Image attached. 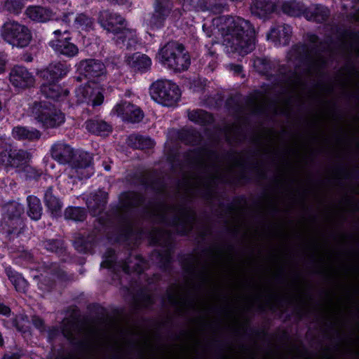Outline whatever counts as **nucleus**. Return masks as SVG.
I'll use <instances>...</instances> for the list:
<instances>
[{"instance_id": "bf43d9fd", "label": "nucleus", "mask_w": 359, "mask_h": 359, "mask_svg": "<svg viewBox=\"0 0 359 359\" xmlns=\"http://www.w3.org/2000/svg\"><path fill=\"white\" fill-rule=\"evenodd\" d=\"M20 354L18 353H6L2 356L1 359H20Z\"/></svg>"}, {"instance_id": "dca6fc26", "label": "nucleus", "mask_w": 359, "mask_h": 359, "mask_svg": "<svg viewBox=\"0 0 359 359\" xmlns=\"http://www.w3.org/2000/svg\"><path fill=\"white\" fill-rule=\"evenodd\" d=\"M117 115L121 116L125 121L138 123L144 117V113L139 107L128 102H122L117 104L114 109Z\"/></svg>"}, {"instance_id": "864d4df0", "label": "nucleus", "mask_w": 359, "mask_h": 359, "mask_svg": "<svg viewBox=\"0 0 359 359\" xmlns=\"http://www.w3.org/2000/svg\"><path fill=\"white\" fill-rule=\"evenodd\" d=\"M45 248L51 252H57L61 243L59 241H47L44 242Z\"/></svg>"}, {"instance_id": "423d86ee", "label": "nucleus", "mask_w": 359, "mask_h": 359, "mask_svg": "<svg viewBox=\"0 0 359 359\" xmlns=\"http://www.w3.org/2000/svg\"><path fill=\"white\" fill-rule=\"evenodd\" d=\"M1 36L6 43L18 48L27 47L32 39L28 27L14 20H9L3 25Z\"/></svg>"}, {"instance_id": "f8f14e48", "label": "nucleus", "mask_w": 359, "mask_h": 359, "mask_svg": "<svg viewBox=\"0 0 359 359\" xmlns=\"http://www.w3.org/2000/svg\"><path fill=\"white\" fill-rule=\"evenodd\" d=\"M9 81L15 88L26 89L34 86L35 77L25 67L15 65L9 73Z\"/></svg>"}, {"instance_id": "b1692460", "label": "nucleus", "mask_w": 359, "mask_h": 359, "mask_svg": "<svg viewBox=\"0 0 359 359\" xmlns=\"http://www.w3.org/2000/svg\"><path fill=\"white\" fill-rule=\"evenodd\" d=\"M47 83H43L41 86V93L47 98L59 100L67 96L69 91L62 88L55 81H47Z\"/></svg>"}, {"instance_id": "de8ad7c7", "label": "nucleus", "mask_w": 359, "mask_h": 359, "mask_svg": "<svg viewBox=\"0 0 359 359\" xmlns=\"http://www.w3.org/2000/svg\"><path fill=\"white\" fill-rule=\"evenodd\" d=\"M75 23L78 28L81 29L88 30L92 29L94 25V21L92 18L88 15L81 13L75 19Z\"/></svg>"}, {"instance_id": "aec40b11", "label": "nucleus", "mask_w": 359, "mask_h": 359, "mask_svg": "<svg viewBox=\"0 0 359 359\" xmlns=\"http://www.w3.org/2000/svg\"><path fill=\"white\" fill-rule=\"evenodd\" d=\"M143 201L141 195L135 192L123 193L119 198V213L123 215L130 211V209L137 207Z\"/></svg>"}, {"instance_id": "338daca9", "label": "nucleus", "mask_w": 359, "mask_h": 359, "mask_svg": "<svg viewBox=\"0 0 359 359\" xmlns=\"http://www.w3.org/2000/svg\"><path fill=\"white\" fill-rule=\"evenodd\" d=\"M25 258L27 259H32V255L30 254V253H28V252H26L25 255Z\"/></svg>"}, {"instance_id": "0e129e2a", "label": "nucleus", "mask_w": 359, "mask_h": 359, "mask_svg": "<svg viewBox=\"0 0 359 359\" xmlns=\"http://www.w3.org/2000/svg\"><path fill=\"white\" fill-rule=\"evenodd\" d=\"M230 67L231 69L233 70L237 74L241 73L243 70L242 66L239 65H231Z\"/></svg>"}, {"instance_id": "0eeeda50", "label": "nucleus", "mask_w": 359, "mask_h": 359, "mask_svg": "<svg viewBox=\"0 0 359 359\" xmlns=\"http://www.w3.org/2000/svg\"><path fill=\"white\" fill-rule=\"evenodd\" d=\"M150 95L155 102L165 106H172L178 102L181 93L175 83L168 80L160 79L151 84Z\"/></svg>"}, {"instance_id": "39448f33", "label": "nucleus", "mask_w": 359, "mask_h": 359, "mask_svg": "<svg viewBox=\"0 0 359 359\" xmlns=\"http://www.w3.org/2000/svg\"><path fill=\"white\" fill-rule=\"evenodd\" d=\"M158 58L163 65L175 72L185 71L191 64L184 45L175 41H168L159 50Z\"/></svg>"}, {"instance_id": "1a4fd4ad", "label": "nucleus", "mask_w": 359, "mask_h": 359, "mask_svg": "<svg viewBox=\"0 0 359 359\" xmlns=\"http://www.w3.org/2000/svg\"><path fill=\"white\" fill-rule=\"evenodd\" d=\"M32 114L46 128H55L65 121V116L62 112L53 110L45 102H34L32 107Z\"/></svg>"}, {"instance_id": "a211bd4d", "label": "nucleus", "mask_w": 359, "mask_h": 359, "mask_svg": "<svg viewBox=\"0 0 359 359\" xmlns=\"http://www.w3.org/2000/svg\"><path fill=\"white\" fill-rule=\"evenodd\" d=\"M25 228L23 218L3 217L0 229L8 236L18 237Z\"/></svg>"}, {"instance_id": "f704fd0d", "label": "nucleus", "mask_w": 359, "mask_h": 359, "mask_svg": "<svg viewBox=\"0 0 359 359\" xmlns=\"http://www.w3.org/2000/svg\"><path fill=\"white\" fill-rule=\"evenodd\" d=\"M128 144L129 146L138 149H149L154 145L151 139L135 134L130 135L128 137Z\"/></svg>"}, {"instance_id": "a18cd8bd", "label": "nucleus", "mask_w": 359, "mask_h": 359, "mask_svg": "<svg viewBox=\"0 0 359 359\" xmlns=\"http://www.w3.org/2000/svg\"><path fill=\"white\" fill-rule=\"evenodd\" d=\"M79 332V325L74 322H67L65 323L62 328V333L64 336L74 341L76 339V335Z\"/></svg>"}, {"instance_id": "6ab92c4d", "label": "nucleus", "mask_w": 359, "mask_h": 359, "mask_svg": "<svg viewBox=\"0 0 359 359\" xmlns=\"http://www.w3.org/2000/svg\"><path fill=\"white\" fill-rule=\"evenodd\" d=\"M292 34V28L287 25H278L271 28L267 34V39L280 45L289 43Z\"/></svg>"}, {"instance_id": "4c0bfd02", "label": "nucleus", "mask_w": 359, "mask_h": 359, "mask_svg": "<svg viewBox=\"0 0 359 359\" xmlns=\"http://www.w3.org/2000/svg\"><path fill=\"white\" fill-rule=\"evenodd\" d=\"M281 8L284 13L290 16H299L302 13L304 15L306 9L303 4L293 0L284 2Z\"/></svg>"}, {"instance_id": "c03bdc74", "label": "nucleus", "mask_w": 359, "mask_h": 359, "mask_svg": "<svg viewBox=\"0 0 359 359\" xmlns=\"http://www.w3.org/2000/svg\"><path fill=\"white\" fill-rule=\"evenodd\" d=\"M86 216L83 208L69 207L65 211V217L66 219L75 221H83Z\"/></svg>"}, {"instance_id": "412c9836", "label": "nucleus", "mask_w": 359, "mask_h": 359, "mask_svg": "<svg viewBox=\"0 0 359 359\" xmlns=\"http://www.w3.org/2000/svg\"><path fill=\"white\" fill-rule=\"evenodd\" d=\"M276 8V4L271 0H253L251 6V13L259 18H266Z\"/></svg>"}, {"instance_id": "69168bd1", "label": "nucleus", "mask_w": 359, "mask_h": 359, "mask_svg": "<svg viewBox=\"0 0 359 359\" xmlns=\"http://www.w3.org/2000/svg\"><path fill=\"white\" fill-rule=\"evenodd\" d=\"M53 286V283H50L48 285V287H43V285L41 283V285H39V288L41 290H48L51 287Z\"/></svg>"}, {"instance_id": "4be33fe9", "label": "nucleus", "mask_w": 359, "mask_h": 359, "mask_svg": "<svg viewBox=\"0 0 359 359\" xmlns=\"http://www.w3.org/2000/svg\"><path fill=\"white\" fill-rule=\"evenodd\" d=\"M107 194L102 191H98L92 194L87 199V206L93 216L100 214L107 203Z\"/></svg>"}, {"instance_id": "f03ea898", "label": "nucleus", "mask_w": 359, "mask_h": 359, "mask_svg": "<svg viewBox=\"0 0 359 359\" xmlns=\"http://www.w3.org/2000/svg\"><path fill=\"white\" fill-rule=\"evenodd\" d=\"M212 26L217 27L228 51L246 55L254 49L255 30L249 20L238 16L222 15L213 19Z\"/></svg>"}, {"instance_id": "bb28decb", "label": "nucleus", "mask_w": 359, "mask_h": 359, "mask_svg": "<svg viewBox=\"0 0 359 359\" xmlns=\"http://www.w3.org/2000/svg\"><path fill=\"white\" fill-rule=\"evenodd\" d=\"M330 15L329 9L322 5H311L304 11L305 18L316 22H323Z\"/></svg>"}, {"instance_id": "f257e3e1", "label": "nucleus", "mask_w": 359, "mask_h": 359, "mask_svg": "<svg viewBox=\"0 0 359 359\" xmlns=\"http://www.w3.org/2000/svg\"><path fill=\"white\" fill-rule=\"evenodd\" d=\"M186 161L193 172L184 178V191L191 198L201 196L209 198L214 193L217 182H226V172L233 167L242 165L240 159H236L231 166L225 167L219 161L217 155L207 149H194L187 153Z\"/></svg>"}, {"instance_id": "2eb2a0df", "label": "nucleus", "mask_w": 359, "mask_h": 359, "mask_svg": "<svg viewBox=\"0 0 359 359\" xmlns=\"http://www.w3.org/2000/svg\"><path fill=\"white\" fill-rule=\"evenodd\" d=\"M172 3L170 0H155L154 11L151 17L150 25L156 28L164 25L165 19L172 10Z\"/></svg>"}, {"instance_id": "c9c22d12", "label": "nucleus", "mask_w": 359, "mask_h": 359, "mask_svg": "<svg viewBox=\"0 0 359 359\" xmlns=\"http://www.w3.org/2000/svg\"><path fill=\"white\" fill-rule=\"evenodd\" d=\"M85 124L86 128L90 133L97 135H105L111 130V126L103 121L89 120Z\"/></svg>"}, {"instance_id": "473e14b6", "label": "nucleus", "mask_w": 359, "mask_h": 359, "mask_svg": "<svg viewBox=\"0 0 359 359\" xmlns=\"http://www.w3.org/2000/svg\"><path fill=\"white\" fill-rule=\"evenodd\" d=\"M44 202L47 208L49 210L51 211L52 213L57 214L60 212L62 203L60 198L54 194L53 189L52 187H50L46 191L44 194Z\"/></svg>"}, {"instance_id": "6e6552de", "label": "nucleus", "mask_w": 359, "mask_h": 359, "mask_svg": "<svg viewBox=\"0 0 359 359\" xmlns=\"http://www.w3.org/2000/svg\"><path fill=\"white\" fill-rule=\"evenodd\" d=\"M151 240L154 244L162 247V250H156L153 257H156L160 266L166 269L171 259L172 236L170 231L163 229H153L151 232Z\"/></svg>"}, {"instance_id": "e433bc0d", "label": "nucleus", "mask_w": 359, "mask_h": 359, "mask_svg": "<svg viewBox=\"0 0 359 359\" xmlns=\"http://www.w3.org/2000/svg\"><path fill=\"white\" fill-rule=\"evenodd\" d=\"M4 217L23 218L25 208L22 204L13 201L6 204L4 207Z\"/></svg>"}, {"instance_id": "9b49d317", "label": "nucleus", "mask_w": 359, "mask_h": 359, "mask_svg": "<svg viewBox=\"0 0 359 359\" xmlns=\"http://www.w3.org/2000/svg\"><path fill=\"white\" fill-rule=\"evenodd\" d=\"M215 260H210L205 263L196 257H192L191 259L184 265V269L190 276H198L203 283L208 284L211 281L212 271Z\"/></svg>"}, {"instance_id": "cd10ccee", "label": "nucleus", "mask_w": 359, "mask_h": 359, "mask_svg": "<svg viewBox=\"0 0 359 359\" xmlns=\"http://www.w3.org/2000/svg\"><path fill=\"white\" fill-rule=\"evenodd\" d=\"M125 62L135 71L147 69L151 65V59L147 55L140 53L126 56Z\"/></svg>"}, {"instance_id": "58836bf2", "label": "nucleus", "mask_w": 359, "mask_h": 359, "mask_svg": "<svg viewBox=\"0 0 359 359\" xmlns=\"http://www.w3.org/2000/svg\"><path fill=\"white\" fill-rule=\"evenodd\" d=\"M224 133L226 140L230 143L238 142L243 138V129L238 123H233L231 126H227L224 128Z\"/></svg>"}, {"instance_id": "a19ab883", "label": "nucleus", "mask_w": 359, "mask_h": 359, "mask_svg": "<svg viewBox=\"0 0 359 359\" xmlns=\"http://www.w3.org/2000/svg\"><path fill=\"white\" fill-rule=\"evenodd\" d=\"M6 273L17 291L26 292L28 284L25 278L11 268L6 269Z\"/></svg>"}, {"instance_id": "72a5a7b5", "label": "nucleus", "mask_w": 359, "mask_h": 359, "mask_svg": "<svg viewBox=\"0 0 359 359\" xmlns=\"http://www.w3.org/2000/svg\"><path fill=\"white\" fill-rule=\"evenodd\" d=\"M27 201L28 216L33 220H39L42 215V207L39 198L34 196H29Z\"/></svg>"}, {"instance_id": "2f4dec72", "label": "nucleus", "mask_w": 359, "mask_h": 359, "mask_svg": "<svg viewBox=\"0 0 359 359\" xmlns=\"http://www.w3.org/2000/svg\"><path fill=\"white\" fill-rule=\"evenodd\" d=\"M13 137L19 140H36L41 137V133L36 129L29 130L25 127L17 126L12 131Z\"/></svg>"}, {"instance_id": "79ce46f5", "label": "nucleus", "mask_w": 359, "mask_h": 359, "mask_svg": "<svg viewBox=\"0 0 359 359\" xmlns=\"http://www.w3.org/2000/svg\"><path fill=\"white\" fill-rule=\"evenodd\" d=\"M168 299L169 303L175 307H182L186 304L182 288L179 286L175 287L168 292Z\"/></svg>"}, {"instance_id": "680f3d73", "label": "nucleus", "mask_w": 359, "mask_h": 359, "mask_svg": "<svg viewBox=\"0 0 359 359\" xmlns=\"http://www.w3.org/2000/svg\"><path fill=\"white\" fill-rule=\"evenodd\" d=\"M6 65V59L5 55L0 54V74L5 71Z\"/></svg>"}, {"instance_id": "6e6d98bb", "label": "nucleus", "mask_w": 359, "mask_h": 359, "mask_svg": "<svg viewBox=\"0 0 359 359\" xmlns=\"http://www.w3.org/2000/svg\"><path fill=\"white\" fill-rule=\"evenodd\" d=\"M62 27L60 29H56L54 31V34L55 35H59L62 33L66 34L67 33V27L69 25V21L67 20V16H65V19L61 20Z\"/></svg>"}, {"instance_id": "603ef678", "label": "nucleus", "mask_w": 359, "mask_h": 359, "mask_svg": "<svg viewBox=\"0 0 359 359\" xmlns=\"http://www.w3.org/2000/svg\"><path fill=\"white\" fill-rule=\"evenodd\" d=\"M307 39L309 40L311 48L316 49V52L324 50L325 47L321 43L320 47L318 46L317 43H318V38L317 36L311 34H307Z\"/></svg>"}, {"instance_id": "49530a36", "label": "nucleus", "mask_w": 359, "mask_h": 359, "mask_svg": "<svg viewBox=\"0 0 359 359\" xmlns=\"http://www.w3.org/2000/svg\"><path fill=\"white\" fill-rule=\"evenodd\" d=\"M22 0H6L4 8L10 13L18 15L24 7Z\"/></svg>"}, {"instance_id": "393cba45", "label": "nucleus", "mask_w": 359, "mask_h": 359, "mask_svg": "<svg viewBox=\"0 0 359 359\" xmlns=\"http://www.w3.org/2000/svg\"><path fill=\"white\" fill-rule=\"evenodd\" d=\"M68 69L60 62L50 65L46 69L41 70L40 76L46 81H55L66 75Z\"/></svg>"}, {"instance_id": "09e8293b", "label": "nucleus", "mask_w": 359, "mask_h": 359, "mask_svg": "<svg viewBox=\"0 0 359 359\" xmlns=\"http://www.w3.org/2000/svg\"><path fill=\"white\" fill-rule=\"evenodd\" d=\"M254 67L259 74H266L271 69V63L266 58L257 57L254 60Z\"/></svg>"}, {"instance_id": "5fc2aeb1", "label": "nucleus", "mask_w": 359, "mask_h": 359, "mask_svg": "<svg viewBox=\"0 0 359 359\" xmlns=\"http://www.w3.org/2000/svg\"><path fill=\"white\" fill-rule=\"evenodd\" d=\"M107 253L108 254L107 259L102 262L101 266L103 268H111L113 265V259L112 256L114 255V251L112 250H109Z\"/></svg>"}, {"instance_id": "5701e85b", "label": "nucleus", "mask_w": 359, "mask_h": 359, "mask_svg": "<svg viewBox=\"0 0 359 359\" xmlns=\"http://www.w3.org/2000/svg\"><path fill=\"white\" fill-rule=\"evenodd\" d=\"M25 13L31 20L38 22H46L53 17V13L50 9L41 6H28Z\"/></svg>"}, {"instance_id": "7c9ffc66", "label": "nucleus", "mask_w": 359, "mask_h": 359, "mask_svg": "<svg viewBox=\"0 0 359 359\" xmlns=\"http://www.w3.org/2000/svg\"><path fill=\"white\" fill-rule=\"evenodd\" d=\"M116 43L121 47H126L127 49L132 48L137 43L136 32L134 29L126 28V27L117 34Z\"/></svg>"}, {"instance_id": "f3484780", "label": "nucleus", "mask_w": 359, "mask_h": 359, "mask_svg": "<svg viewBox=\"0 0 359 359\" xmlns=\"http://www.w3.org/2000/svg\"><path fill=\"white\" fill-rule=\"evenodd\" d=\"M78 70L81 74L89 79L100 77L106 72L104 63L94 59L81 60L79 63Z\"/></svg>"}, {"instance_id": "ea45409f", "label": "nucleus", "mask_w": 359, "mask_h": 359, "mask_svg": "<svg viewBox=\"0 0 359 359\" xmlns=\"http://www.w3.org/2000/svg\"><path fill=\"white\" fill-rule=\"evenodd\" d=\"M189 119L199 125H206L212 122L211 114L202 109H194L188 111Z\"/></svg>"}, {"instance_id": "13d9d810", "label": "nucleus", "mask_w": 359, "mask_h": 359, "mask_svg": "<svg viewBox=\"0 0 359 359\" xmlns=\"http://www.w3.org/2000/svg\"><path fill=\"white\" fill-rule=\"evenodd\" d=\"M325 62V61L323 56L319 54V55L317 57V59L314 61L313 65L316 69H320L323 65H324Z\"/></svg>"}, {"instance_id": "c85d7f7f", "label": "nucleus", "mask_w": 359, "mask_h": 359, "mask_svg": "<svg viewBox=\"0 0 359 359\" xmlns=\"http://www.w3.org/2000/svg\"><path fill=\"white\" fill-rule=\"evenodd\" d=\"M226 6L223 0H200L197 4V9L201 11H209L213 14H219L224 11Z\"/></svg>"}, {"instance_id": "ddd939ff", "label": "nucleus", "mask_w": 359, "mask_h": 359, "mask_svg": "<svg viewBox=\"0 0 359 359\" xmlns=\"http://www.w3.org/2000/svg\"><path fill=\"white\" fill-rule=\"evenodd\" d=\"M98 22L107 32L119 34L126 27V20L118 13L105 10L100 13Z\"/></svg>"}, {"instance_id": "c756f323", "label": "nucleus", "mask_w": 359, "mask_h": 359, "mask_svg": "<svg viewBox=\"0 0 359 359\" xmlns=\"http://www.w3.org/2000/svg\"><path fill=\"white\" fill-rule=\"evenodd\" d=\"M122 270L129 273L130 272L141 273L146 267V262L140 256H130L127 260L121 264Z\"/></svg>"}, {"instance_id": "7ed1b4c3", "label": "nucleus", "mask_w": 359, "mask_h": 359, "mask_svg": "<svg viewBox=\"0 0 359 359\" xmlns=\"http://www.w3.org/2000/svg\"><path fill=\"white\" fill-rule=\"evenodd\" d=\"M52 158L61 164L71 163L60 176L69 185H73L76 180L88 178L92 171L89 169L92 157L88 153L81 152L76 155L74 149L65 142H57L50 149Z\"/></svg>"}, {"instance_id": "20e7f679", "label": "nucleus", "mask_w": 359, "mask_h": 359, "mask_svg": "<svg viewBox=\"0 0 359 359\" xmlns=\"http://www.w3.org/2000/svg\"><path fill=\"white\" fill-rule=\"evenodd\" d=\"M151 215L156 222L173 226L180 234L189 232L196 219L194 210L184 205H161L154 208L151 211Z\"/></svg>"}, {"instance_id": "37998d69", "label": "nucleus", "mask_w": 359, "mask_h": 359, "mask_svg": "<svg viewBox=\"0 0 359 359\" xmlns=\"http://www.w3.org/2000/svg\"><path fill=\"white\" fill-rule=\"evenodd\" d=\"M179 138L186 144H196L201 140L200 134L192 129H183L179 135Z\"/></svg>"}, {"instance_id": "3c124183", "label": "nucleus", "mask_w": 359, "mask_h": 359, "mask_svg": "<svg viewBox=\"0 0 359 359\" xmlns=\"http://www.w3.org/2000/svg\"><path fill=\"white\" fill-rule=\"evenodd\" d=\"M23 171L25 172L26 177L29 179H38L42 175V171L41 170H37L29 165H25L23 167Z\"/></svg>"}, {"instance_id": "774afa93", "label": "nucleus", "mask_w": 359, "mask_h": 359, "mask_svg": "<svg viewBox=\"0 0 359 359\" xmlns=\"http://www.w3.org/2000/svg\"><path fill=\"white\" fill-rule=\"evenodd\" d=\"M4 344V340L1 333L0 332V346L2 347Z\"/></svg>"}, {"instance_id": "a878e982", "label": "nucleus", "mask_w": 359, "mask_h": 359, "mask_svg": "<svg viewBox=\"0 0 359 359\" xmlns=\"http://www.w3.org/2000/svg\"><path fill=\"white\" fill-rule=\"evenodd\" d=\"M70 38L57 39L50 42V46L57 53L68 57H73L79 53L77 46L70 41Z\"/></svg>"}, {"instance_id": "8fccbe9b", "label": "nucleus", "mask_w": 359, "mask_h": 359, "mask_svg": "<svg viewBox=\"0 0 359 359\" xmlns=\"http://www.w3.org/2000/svg\"><path fill=\"white\" fill-rule=\"evenodd\" d=\"M153 303V299L149 294H144L140 298L134 299V306L138 309L142 307H147Z\"/></svg>"}, {"instance_id": "4468645a", "label": "nucleus", "mask_w": 359, "mask_h": 359, "mask_svg": "<svg viewBox=\"0 0 359 359\" xmlns=\"http://www.w3.org/2000/svg\"><path fill=\"white\" fill-rule=\"evenodd\" d=\"M29 159V154L22 149L4 150L0 153V162L6 166L24 167Z\"/></svg>"}, {"instance_id": "9d476101", "label": "nucleus", "mask_w": 359, "mask_h": 359, "mask_svg": "<svg viewBox=\"0 0 359 359\" xmlns=\"http://www.w3.org/2000/svg\"><path fill=\"white\" fill-rule=\"evenodd\" d=\"M75 97L78 104L93 107L100 105L104 100L102 92L94 83L80 86L76 89Z\"/></svg>"}, {"instance_id": "e2e57ef3", "label": "nucleus", "mask_w": 359, "mask_h": 359, "mask_svg": "<svg viewBox=\"0 0 359 359\" xmlns=\"http://www.w3.org/2000/svg\"><path fill=\"white\" fill-rule=\"evenodd\" d=\"M32 322L34 326L37 328H41L43 326V321L41 318L38 317H34L32 318Z\"/></svg>"}, {"instance_id": "4d7b16f0", "label": "nucleus", "mask_w": 359, "mask_h": 359, "mask_svg": "<svg viewBox=\"0 0 359 359\" xmlns=\"http://www.w3.org/2000/svg\"><path fill=\"white\" fill-rule=\"evenodd\" d=\"M214 28L212 29L210 27H207V25L205 24L203 26V31L206 33V35L208 37H211L212 36L215 35V34L217 32V28L216 26H213Z\"/></svg>"}, {"instance_id": "052dcab7", "label": "nucleus", "mask_w": 359, "mask_h": 359, "mask_svg": "<svg viewBox=\"0 0 359 359\" xmlns=\"http://www.w3.org/2000/svg\"><path fill=\"white\" fill-rule=\"evenodd\" d=\"M11 313V309L4 305V304L0 303V314L8 316Z\"/></svg>"}]
</instances>
